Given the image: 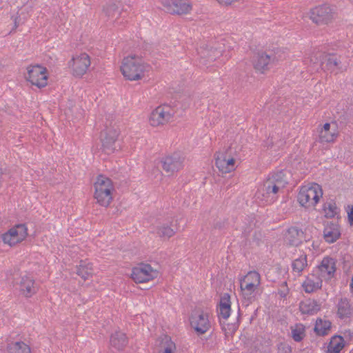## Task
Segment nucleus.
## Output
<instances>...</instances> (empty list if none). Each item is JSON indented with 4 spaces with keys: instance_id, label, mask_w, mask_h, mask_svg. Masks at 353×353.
I'll return each mask as SVG.
<instances>
[{
    "instance_id": "obj_1",
    "label": "nucleus",
    "mask_w": 353,
    "mask_h": 353,
    "mask_svg": "<svg viewBox=\"0 0 353 353\" xmlns=\"http://www.w3.org/2000/svg\"><path fill=\"white\" fill-rule=\"evenodd\" d=\"M119 70L125 81L137 82L149 77L151 66L141 57L129 54L122 59Z\"/></svg>"
},
{
    "instance_id": "obj_2",
    "label": "nucleus",
    "mask_w": 353,
    "mask_h": 353,
    "mask_svg": "<svg viewBox=\"0 0 353 353\" xmlns=\"http://www.w3.org/2000/svg\"><path fill=\"white\" fill-rule=\"evenodd\" d=\"M286 184L284 170L268 174L263 184L257 190V196L267 203H271L277 199V194Z\"/></svg>"
},
{
    "instance_id": "obj_3",
    "label": "nucleus",
    "mask_w": 353,
    "mask_h": 353,
    "mask_svg": "<svg viewBox=\"0 0 353 353\" xmlns=\"http://www.w3.org/2000/svg\"><path fill=\"white\" fill-rule=\"evenodd\" d=\"M93 188L95 203L102 208L110 207L116 193L113 181L104 174H99L93 183Z\"/></svg>"
},
{
    "instance_id": "obj_4",
    "label": "nucleus",
    "mask_w": 353,
    "mask_h": 353,
    "mask_svg": "<svg viewBox=\"0 0 353 353\" xmlns=\"http://www.w3.org/2000/svg\"><path fill=\"white\" fill-rule=\"evenodd\" d=\"M23 77L28 85L41 90L48 85L50 74L43 65L31 63L24 68Z\"/></svg>"
},
{
    "instance_id": "obj_5",
    "label": "nucleus",
    "mask_w": 353,
    "mask_h": 353,
    "mask_svg": "<svg viewBox=\"0 0 353 353\" xmlns=\"http://www.w3.org/2000/svg\"><path fill=\"white\" fill-rule=\"evenodd\" d=\"M237 157V153L231 146L223 148L214 152V165L222 175L232 173L238 167Z\"/></svg>"
},
{
    "instance_id": "obj_6",
    "label": "nucleus",
    "mask_w": 353,
    "mask_h": 353,
    "mask_svg": "<svg viewBox=\"0 0 353 353\" xmlns=\"http://www.w3.org/2000/svg\"><path fill=\"white\" fill-rule=\"evenodd\" d=\"M191 330L197 335H203L212 327V314L207 310L200 307L192 310L188 318Z\"/></svg>"
},
{
    "instance_id": "obj_7",
    "label": "nucleus",
    "mask_w": 353,
    "mask_h": 353,
    "mask_svg": "<svg viewBox=\"0 0 353 353\" xmlns=\"http://www.w3.org/2000/svg\"><path fill=\"white\" fill-rule=\"evenodd\" d=\"M241 294L250 301L261 292V277L256 271H250L239 279Z\"/></svg>"
},
{
    "instance_id": "obj_8",
    "label": "nucleus",
    "mask_w": 353,
    "mask_h": 353,
    "mask_svg": "<svg viewBox=\"0 0 353 353\" xmlns=\"http://www.w3.org/2000/svg\"><path fill=\"white\" fill-rule=\"evenodd\" d=\"M159 271L146 262H141L131 268L129 278L136 284H145L157 279Z\"/></svg>"
},
{
    "instance_id": "obj_9",
    "label": "nucleus",
    "mask_w": 353,
    "mask_h": 353,
    "mask_svg": "<svg viewBox=\"0 0 353 353\" xmlns=\"http://www.w3.org/2000/svg\"><path fill=\"white\" fill-rule=\"evenodd\" d=\"M91 64L90 56L82 52L72 55L68 62V67L73 77L81 79L89 72Z\"/></svg>"
},
{
    "instance_id": "obj_10",
    "label": "nucleus",
    "mask_w": 353,
    "mask_h": 353,
    "mask_svg": "<svg viewBox=\"0 0 353 353\" xmlns=\"http://www.w3.org/2000/svg\"><path fill=\"white\" fill-rule=\"evenodd\" d=\"M323 195L321 185L316 183L303 185L297 195V201L301 206L305 208L314 207Z\"/></svg>"
},
{
    "instance_id": "obj_11",
    "label": "nucleus",
    "mask_w": 353,
    "mask_h": 353,
    "mask_svg": "<svg viewBox=\"0 0 353 353\" xmlns=\"http://www.w3.org/2000/svg\"><path fill=\"white\" fill-rule=\"evenodd\" d=\"M120 136V130L117 126H106L100 133V141L102 152L110 155L115 153L117 150V142Z\"/></svg>"
},
{
    "instance_id": "obj_12",
    "label": "nucleus",
    "mask_w": 353,
    "mask_h": 353,
    "mask_svg": "<svg viewBox=\"0 0 353 353\" xmlns=\"http://www.w3.org/2000/svg\"><path fill=\"white\" fill-rule=\"evenodd\" d=\"M321 67L324 71L337 75L347 70L349 61L340 54L328 53L325 55Z\"/></svg>"
},
{
    "instance_id": "obj_13",
    "label": "nucleus",
    "mask_w": 353,
    "mask_h": 353,
    "mask_svg": "<svg viewBox=\"0 0 353 353\" xmlns=\"http://www.w3.org/2000/svg\"><path fill=\"white\" fill-rule=\"evenodd\" d=\"M174 113L170 106L161 105L155 108L148 115V124L152 128H162L173 119Z\"/></svg>"
},
{
    "instance_id": "obj_14",
    "label": "nucleus",
    "mask_w": 353,
    "mask_h": 353,
    "mask_svg": "<svg viewBox=\"0 0 353 353\" xmlns=\"http://www.w3.org/2000/svg\"><path fill=\"white\" fill-rule=\"evenodd\" d=\"M164 10L173 16L190 15L193 11V3L190 0H160Z\"/></svg>"
},
{
    "instance_id": "obj_15",
    "label": "nucleus",
    "mask_w": 353,
    "mask_h": 353,
    "mask_svg": "<svg viewBox=\"0 0 353 353\" xmlns=\"http://www.w3.org/2000/svg\"><path fill=\"white\" fill-rule=\"evenodd\" d=\"M28 229L26 224L14 225L1 236L3 243L10 247H14L26 239Z\"/></svg>"
},
{
    "instance_id": "obj_16",
    "label": "nucleus",
    "mask_w": 353,
    "mask_h": 353,
    "mask_svg": "<svg viewBox=\"0 0 353 353\" xmlns=\"http://www.w3.org/2000/svg\"><path fill=\"white\" fill-rule=\"evenodd\" d=\"M15 289L20 296L30 299L38 293L39 285L31 274L26 273L21 275L19 281L16 283Z\"/></svg>"
},
{
    "instance_id": "obj_17",
    "label": "nucleus",
    "mask_w": 353,
    "mask_h": 353,
    "mask_svg": "<svg viewBox=\"0 0 353 353\" xmlns=\"http://www.w3.org/2000/svg\"><path fill=\"white\" fill-rule=\"evenodd\" d=\"M161 169L168 175L172 176L180 171L184 166V158L178 153L163 157L160 160Z\"/></svg>"
},
{
    "instance_id": "obj_18",
    "label": "nucleus",
    "mask_w": 353,
    "mask_h": 353,
    "mask_svg": "<svg viewBox=\"0 0 353 353\" xmlns=\"http://www.w3.org/2000/svg\"><path fill=\"white\" fill-rule=\"evenodd\" d=\"M310 18L316 25H327L334 19V12L330 6L323 4L311 9Z\"/></svg>"
},
{
    "instance_id": "obj_19",
    "label": "nucleus",
    "mask_w": 353,
    "mask_h": 353,
    "mask_svg": "<svg viewBox=\"0 0 353 353\" xmlns=\"http://www.w3.org/2000/svg\"><path fill=\"white\" fill-rule=\"evenodd\" d=\"M271 57L264 51H259L252 59V67L256 74H264L270 70Z\"/></svg>"
},
{
    "instance_id": "obj_20",
    "label": "nucleus",
    "mask_w": 353,
    "mask_h": 353,
    "mask_svg": "<svg viewBox=\"0 0 353 353\" xmlns=\"http://www.w3.org/2000/svg\"><path fill=\"white\" fill-rule=\"evenodd\" d=\"M94 271V265L89 259L81 260L75 266L76 274L83 281L92 279Z\"/></svg>"
},
{
    "instance_id": "obj_21",
    "label": "nucleus",
    "mask_w": 353,
    "mask_h": 353,
    "mask_svg": "<svg viewBox=\"0 0 353 353\" xmlns=\"http://www.w3.org/2000/svg\"><path fill=\"white\" fill-rule=\"evenodd\" d=\"M320 276L330 279L334 277L336 270V260L330 256L324 257L317 266Z\"/></svg>"
},
{
    "instance_id": "obj_22",
    "label": "nucleus",
    "mask_w": 353,
    "mask_h": 353,
    "mask_svg": "<svg viewBox=\"0 0 353 353\" xmlns=\"http://www.w3.org/2000/svg\"><path fill=\"white\" fill-rule=\"evenodd\" d=\"M232 312L230 296L228 293L221 295L217 307L218 317L222 323L227 321Z\"/></svg>"
},
{
    "instance_id": "obj_23",
    "label": "nucleus",
    "mask_w": 353,
    "mask_h": 353,
    "mask_svg": "<svg viewBox=\"0 0 353 353\" xmlns=\"http://www.w3.org/2000/svg\"><path fill=\"white\" fill-rule=\"evenodd\" d=\"M157 350V353H176L177 347L172 337L165 334L159 339Z\"/></svg>"
},
{
    "instance_id": "obj_24",
    "label": "nucleus",
    "mask_w": 353,
    "mask_h": 353,
    "mask_svg": "<svg viewBox=\"0 0 353 353\" xmlns=\"http://www.w3.org/2000/svg\"><path fill=\"white\" fill-rule=\"evenodd\" d=\"M128 344L126 334L122 332L117 331L112 333L110 338V345L117 351L123 350Z\"/></svg>"
},
{
    "instance_id": "obj_25",
    "label": "nucleus",
    "mask_w": 353,
    "mask_h": 353,
    "mask_svg": "<svg viewBox=\"0 0 353 353\" xmlns=\"http://www.w3.org/2000/svg\"><path fill=\"white\" fill-rule=\"evenodd\" d=\"M341 236L339 225L334 223H327L323 230V236L326 242L332 243Z\"/></svg>"
},
{
    "instance_id": "obj_26",
    "label": "nucleus",
    "mask_w": 353,
    "mask_h": 353,
    "mask_svg": "<svg viewBox=\"0 0 353 353\" xmlns=\"http://www.w3.org/2000/svg\"><path fill=\"white\" fill-rule=\"evenodd\" d=\"M305 291L307 293L313 292L322 287V279L320 276L314 274H309L303 283Z\"/></svg>"
},
{
    "instance_id": "obj_27",
    "label": "nucleus",
    "mask_w": 353,
    "mask_h": 353,
    "mask_svg": "<svg viewBox=\"0 0 353 353\" xmlns=\"http://www.w3.org/2000/svg\"><path fill=\"white\" fill-rule=\"evenodd\" d=\"M304 233L301 229L297 227L288 228V244L293 246H298L303 239Z\"/></svg>"
},
{
    "instance_id": "obj_28",
    "label": "nucleus",
    "mask_w": 353,
    "mask_h": 353,
    "mask_svg": "<svg viewBox=\"0 0 353 353\" xmlns=\"http://www.w3.org/2000/svg\"><path fill=\"white\" fill-rule=\"evenodd\" d=\"M299 308L302 314L312 315L320 310V305L314 300H306L300 303Z\"/></svg>"
},
{
    "instance_id": "obj_29",
    "label": "nucleus",
    "mask_w": 353,
    "mask_h": 353,
    "mask_svg": "<svg viewBox=\"0 0 353 353\" xmlns=\"http://www.w3.org/2000/svg\"><path fill=\"white\" fill-rule=\"evenodd\" d=\"M353 313V308L351 307L347 299H341L338 303L337 314L340 319L350 317Z\"/></svg>"
},
{
    "instance_id": "obj_30",
    "label": "nucleus",
    "mask_w": 353,
    "mask_h": 353,
    "mask_svg": "<svg viewBox=\"0 0 353 353\" xmlns=\"http://www.w3.org/2000/svg\"><path fill=\"white\" fill-rule=\"evenodd\" d=\"M8 353H32L30 347L23 341L11 343L7 347Z\"/></svg>"
},
{
    "instance_id": "obj_31",
    "label": "nucleus",
    "mask_w": 353,
    "mask_h": 353,
    "mask_svg": "<svg viewBox=\"0 0 353 353\" xmlns=\"http://www.w3.org/2000/svg\"><path fill=\"white\" fill-rule=\"evenodd\" d=\"M344 339L341 336H334L327 346V353H339L344 347Z\"/></svg>"
},
{
    "instance_id": "obj_32",
    "label": "nucleus",
    "mask_w": 353,
    "mask_h": 353,
    "mask_svg": "<svg viewBox=\"0 0 353 353\" xmlns=\"http://www.w3.org/2000/svg\"><path fill=\"white\" fill-rule=\"evenodd\" d=\"M176 230L168 224H163L157 229V235L163 240H168L176 234Z\"/></svg>"
},
{
    "instance_id": "obj_33",
    "label": "nucleus",
    "mask_w": 353,
    "mask_h": 353,
    "mask_svg": "<svg viewBox=\"0 0 353 353\" xmlns=\"http://www.w3.org/2000/svg\"><path fill=\"white\" fill-rule=\"evenodd\" d=\"M292 338L296 342L302 341L306 336L305 326L302 323H296L291 326Z\"/></svg>"
},
{
    "instance_id": "obj_34",
    "label": "nucleus",
    "mask_w": 353,
    "mask_h": 353,
    "mask_svg": "<svg viewBox=\"0 0 353 353\" xmlns=\"http://www.w3.org/2000/svg\"><path fill=\"white\" fill-rule=\"evenodd\" d=\"M330 328L331 322L330 321H323L321 319H318L314 330L319 336H325L328 334Z\"/></svg>"
},
{
    "instance_id": "obj_35",
    "label": "nucleus",
    "mask_w": 353,
    "mask_h": 353,
    "mask_svg": "<svg viewBox=\"0 0 353 353\" xmlns=\"http://www.w3.org/2000/svg\"><path fill=\"white\" fill-rule=\"evenodd\" d=\"M307 265V256L306 255H301L299 258L294 259L292 262V270L293 272L299 274L304 268Z\"/></svg>"
},
{
    "instance_id": "obj_36",
    "label": "nucleus",
    "mask_w": 353,
    "mask_h": 353,
    "mask_svg": "<svg viewBox=\"0 0 353 353\" xmlns=\"http://www.w3.org/2000/svg\"><path fill=\"white\" fill-rule=\"evenodd\" d=\"M323 210L327 218H334L339 213V209L334 202L327 203L324 205Z\"/></svg>"
},
{
    "instance_id": "obj_37",
    "label": "nucleus",
    "mask_w": 353,
    "mask_h": 353,
    "mask_svg": "<svg viewBox=\"0 0 353 353\" xmlns=\"http://www.w3.org/2000/svg\"><path fill=\"white\" fill-rule=\"evenodd\" d=\"M337 133L335 132H319V141L320 142L330 143L334 141L337 137Z\"/></svg>"
},
{
    "instance_id": "obj_38",
    "label": "nucleus",
    "mask_w": 353,
    "mask_h": 353,
    "mask_svg": "<svg viewBox=\"0 0 353 353\" xmlns=\"http://www.w3.org/2000/svg\"><path fill=\"white\" fill-rule=\"evenodd\" d=\"M220 6L230 7L240 1V0H215Z\"/></svg>"
},
{
    "instance_id": "obj_39",
    "label": "nucleus",
    "mask_w": 353,
    "mask_h": 353,
    "mask_svg": "<svg viewBox=\"0 0 353 353\" xmlns=\"http://www.w3.org/2000/svg\"><path fill=\"white\" fill-rule=\"evenodd\" d=\"M348 207L350 208V210L347 212L348 221L350 225H353V205Z\"/></svg>"
},
{
    "instance_id": "obj_40",
    "label": "nucleus",
    "mask_w": 353,
    "mask_h": 353,
    "mask_svg": "<svg viewBox=\"0 0 353 353\" xmlns=\"http://www.w3.org/2000/svg\"><path fill=\"white\" fill-rule=\"evenodd\" d=\"M330 128H331L330 123H325L323 125V127L320 132H329V131H330Z\"/></svg>"
},
{
    "instance_id": "obj_41",
    "label": "nucleus",
    "mask_w": 353,
    "mask_h": 353,
    "mask_svg": "<svg viewBox=\"0 0 353 353\" xmlns=\"http://www.w3.org/2000/svg\"><path fill=\"white\" fill-rule=\"evenodd\" d=\"M317 61H318L317 57H316L314 60H313V59H311V61H312L314 63H316Z\"/></svg>"
},
{
    "instance_id": "obj_42",
    "label": "nucleus",
    "mask_w": 353,
    "mask_h": 353,
    "mask_svg": "<svg viewBox=\"0 0 353 353\" xmlns=\"http://www.w3.org/2000/svg\"><path fill=\"white\" fill-rule=\"evenodd\" d=\"M282 54L283 55V57L285 56V53L283 51L282 52Z\"/></svg>"
},
{
    "instance_id": "obj_43",
    "label": "nucleus",
    "mask_w": 353,
    "mask_h": 353,
    "mask_svg": "<svg viewBox=\"0 0 353 353\" xmlns=\"http://www.w3.org/2000/svg\"><path fill=\"white\" fill-rule=\"evenodd\" d=\"M352 353H353V352Z\"/></svg>"
}]
</instances>
